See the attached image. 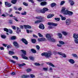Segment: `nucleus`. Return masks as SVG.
Segmentation results:
<instances>
[{"label": "nucleus", "mask_w": 78, "mask_h": 78, "mask_svg": "<svg viewBox=\"0 0 78 78\" xmlns=\"http://www.w3.org/2000/svg\"><path fill=\"white\" fill-rule=\"evenodd\" d=\"M53 54L51 52L49 51L48 52H44L41 54V56H44L45 58H48L51 57V55H52Z\"/></svg>", "instance_id": "f257e3e1"}, {"label": "nucleus", "mask_w": 78, "mask_h": 78, "mask_svg": "<svg viewBox=\"0 0 78 78\" xmlns=\"http://www.w3.org/2000/svg\"><path fill=\"white\" fill-rule=\"evenodd\" d=\"M73 37L74 39V42L76 44H78V34H73Z\"/></svg>", "instance_id": "f03ea898"}, {"label": "nucleus", "mask_w": 78, "mask_h": 78, "mask_svg": "<svg viewBox=\"0 0 78 78\" xmlns=\"http://www.w3.org/2000/svg\"><path fill=\"white\" fill-rule=\"evenodd\" d=\"M21 51L23 52V53L24 54H22V56L23 58V59H28V57H27L25 56V55H26V51H24L23 50H21Z\"/></svg>", "instance_id": "7ed1b4c3"}, {"label": "nucleus", "mask_w": 78, "mask_h": 78, "mask_svg": "<svg viewBox=\"0 0 78 78\" xmlns=\"http://www.w3.org/2000/svg\"><path fill=\"white\" fill-rule=\"evenodd\" d=\"M71 20L70 19H67L66 21V25H69L71 23Z\"/></svg>", "instance_id": "20e7f679"}, {"label": "nucleus", "mask_w": 78, "mask_h": 78, "mask_svg": "<svg viewBox=\"0 0 78 78\" xmlns=\"http://www.w3.org/2000/svg\"><path fill=\"white\" fill-rule=\"evenodd\" d=\"M13 44L14 46L16 48H19V44L16 41H14L13 42Z\"/></svg>", "instance_id": "39448f33"}, {"label": "nucleus", "mask_w": 78, "mask_h": 78, "mask_svg": "<svg viewBox=\"0 0 78 78\" xmlns=\"http://www.w3.org/2000/svg\"><path fill=\"white\" fill-rule=\"evenodd\" d=\"M58 55H62L63 58H66V54L60 52H58Z\"/></svg>", "instance_id": "423d86ee"}, {"label": "nucleus", "mask_w": 78, "mask_h": 78, "mask_svg": "<svg viewBox=\"0 0 78 78\" xmlns=\"http://www.w3.org/2000/svg\"><path fill=\"white\" fill-rule=\"evenodd\" d=\"M38 41L40 42H44V41H46V39L45 38L42 37L41 38H38Z\"/></svg>", "instance_id": "0eeeda50"}, {"label": "nucleus", "mask_w": 78, "mask_h": 78, "mask_svg": "<svg viewBox=\"0 0 78 78\" xmlns=\"http://www.w3.org/2000/svg\"><path fill=\"white\" fill-rule=\"evenodd\" d=\"M39 27V28H40V29H42V30H44V28H45L44 26L42 24H40Z\"/></svg>", "instance_id": "6e6552de"}, {"label": "nucleus", "mask_w": 78, "mask_h": 78, "mask_svg": "<svg viewBox=\"0 0 78 78\" xmlns=\"http://www.w3.org/2000/svg\"><path fill=\"white\" fill-rule=\"evenodd\" d=\"M21 41H22L26 45H27V44H28V41H27V40L25 39L22 38Z\"/></svg>", "instance_id": "1a4fd4ad"}, {"label": "nucleus", "mask_w": 78, "mask_h": 78, "mask_svg": "<svg viewBox=\"0 0 78 78\" xmlns=\"http://www.w3.org/2000/svg\"><path fill=\"white\" fill-rule=\"evenodd\" d=\"M46 37L48 40V41H49V40H50V39H51V36L49 34H47L46 35Z\"/></svg>", "instance_id": "9d476101"}, {"label": "nucleus", "mask_w": 78, "mask_h": 78, "mask_svg": "<svg viewBox=\"0 0 78 78\" xmlns=\"http://www.w3.org/2000/svg\"><path fill=\"white\" fill-rule=\"evenodd\" d=\"M69 62L70 64H73L75 63V61L73 59H70L69 60Z\"/></svg>", "instance_id": "9b49d317"}, {"label": "nucleus", "mask_w": 78, "mask_h": 78, "mask_svg": "<svg viewBox=\"0 0 78 78\" xmlns=\"http://www.w3.org/2000/svg\"><path fill=\"white\" fill-rule=\"evenodd\" d=\"M46 64H48V65H49V66H51V67H55V65L53 64V63H52L51 62H47L46 63Z\"/></svg>", "instance_id": "f8f14e48"}, {"label": "nucleus", "mask_w": 78, "mask_h": 78, "mask_svg": "<svg viewBox=\"0 0 78 78\" xmlns=\"http://www.w3.org/2000/svg\"><path fill=\"white\" fill-rule=\"evenodd\" d=\"M35 19L38 20H42V19H44V18L42 17L41 16H38L36 17Z\"/></svg>", "instance_id": "ddd939ff"}, {"label": "nucleus", "mask_w": 78, "mask_h": 78, "mask_svg": "<svg viewBox=\"0 0 78 78\" xmlns=\"http://www.w3.org/2000/svg\"><path fill=\"white\" fill-rule=\"evenodd\" d=\"M24 26L25 29H27V28H28L29 29H30V28H31V27L28 25H24Z\"/></svg>", "instance_id": "4468645a"}, {"label": "nucleus", "mask_w": 78, "mask_h": 78, "mask_svg": "<svg viewBox=\"0 0 78 78\" xmlns=\"http://www.w3.org/2000/svg\"><path fill=\"white\" fill-rule=\"evenodd\" d=\"M46 5H47V2H43L41 3V6H45Z\"/></svg>", "instance_id": "2eb2a0df"}, {"label": "nucleus", "mask_w": 78, "mask_h": 78, "mask_svg": "<svg viewBox=\"0 0 78 78\" xmlns=\"http://www.w3.org/2000/svg\"><path fill=\"white\" fill-rule=\"evenodd\" d=\"M54 15H54V14H50L47 16V18H48V19H50V18H51V17H53V16H54Z\"/></svg>", "instance_id": "dca6fc26"}, {"label": "nucleus", "mask_w": 78, "mask_h": 78, "mask_svg": "<svg viewBox=\"0 0 78 78\" xmlns=\"http://www.w3.org/2000/svg\"><path fill=\"white\" fill-rule=\"evenodd\" d=\"M26 65L25 63H23L22 64H18V65L19 66V67L21 68L22 66H25Z\"/></svg>", "instance_id": "f3484780"}, {"label": "nucleus", "mask_w": 78, "mask_h": 78, "mask_svg": "<svg viewBox=\"0 0 78 78\" xmlns=\"http://www.w3.org/2000/svg\"><path fill=\"white\" fill-rule=\"evenodd\" d=\"M60 16L61 17L62 20H66V18L64 17L62 15H60Z\"/></svg>", "instance_id": "a211bd4d"}, {"label": "nucleus", "mask_w": 78, "mask_h": 78, "mask_svg": "<svg viewBox=\"0 0 78 78\" xmlns=\"http://www.w3.org/2000/svg\"><path fill=\"white\" fill-rule=\"evenodd\" d=\"M58 36L59 38H60V39H61L62 37V35L60 33H58Z\"/></svg>", "instance_id": "6ab92c4d"}, {"label": "nucleus", "mask_w": 78, "mask_h": 78, "mask_svg": "<svg viewBox=\"0 0 78 78\" xmlns=\"http://www.w3.org/2000/svg\"><path fill=\"white\" fill-rule=\"evenodd\" d=\"M71 55L73 57H74V58H78V55H77L76 54H72Z\"/></svg>", "instance_id": "aec40b11"}, {"label": "nucleus", "mask_w": 78, "mask_h": 78, "mask_svg": "<svg viewBox=\"0 0 78 78\" xmlns=\"http://www.w3.org/2000/svg\"><path fill=\"white\" fill-rule=\"evenodd\" d=\"M69 3H70L71 5V6H73L74 5V2L72 0H69Z\"/></svg>", "instance_id": "412c9836"}, {"label": "nucleus", "mask_w": 78, "mask_h": 78, "mask_svg": "<svg viewBox=\"0 0 78 78\" xmlns=\"http://www.w3.org/2000/svg\"><path fill=\"white\" fill-rule=\"evenodd\" d=\"M73 12H72L69 11L68 14L69 15V16H72V15H73Z\"/></svg>", "instance_id": "4be33fe9"}, {"label": "nucleus", "mask_w": 78, "mask_h": 78, "mask_svg": "<svg viewBox=\"0 0 78 78\" xmlns=\"http://www.w3.org/2000/svg\"><path fill=\"white\" fill-rule=\"evenodd\" d=\"M62 33L64 36H67L68 34V32L66 31H62Z\"/></svg>", "instance_id": "5701e85b"}, {"label": "nucleus", "mask_w": 78, "mask_h": 78, "mask_svg": "<svg viewBox=\"0 0 78 78\" xmlns=\"http://www.w3.org/2000/svg\"><path fill=\"white\" fill-rule=\"evenodd\" d=\"M66 11V7H63L62 8L61 12H62L63 13L65 12V11Z\"/></svg>", "instance_id": "b1692460"}, {"label": "nucleus", "mask_w": 78, "mask_h": 78, "mask_svg": "<svg viewBox=\"0 0 78 78\" xmlns=\"http://www.w3.org/2000/svg\"><path fill=\"white\" fill-rule=\"evenodd\" d=\"M29 76L28 75H23L21 76L23 78H28Z\"/></svg>", "instance_id": "393cba45"}, {"label": "nucleus", "mask_w": 78, "mask_h": 78, "mask_svg": "<svg viewBox=\"0 0 78 78\" xmlns=\"http://www.w3.org/2000/svg\"><path fill=\"white\" fill-rule=\"evenodd\" d=\"M11 2L13 4H16L17 2V0H12Z\"/></svg>", "instance_id": "a878e982"}, {"label": "nucleus", "mask_w": 78, "mask_h": 78, "mask_svg": "<svg viewBox=\"0 0 78 78\" xmlns=\"http://www.w3.org/2000/svg\"><path fill=\"white\" fill-rule=\"evenodd\" d=\"M68 12L69 11H68V10H66L63 13L65 15H68Z\"/></svg>", "instance_id": "bb28decb"}, {"label": "nucleus", "mask_w": 78, "mask_h": 78, "mask_svg": "<svg viewBox=\"0 0 78 78\" xmlns=\"http://www.w3.org/2000/svg\"><path fill=\"white\" fill-rule=\"evenodd\" d=\"M49 41H51V42H55V39L53 38H51L50 39V40H49Z\"/></svg>", "instance_id": "cd10ccee"}, {"label": "nucleus", "mask_w": 78, "mask_h": 78, "mask_svg": "<svg viewBox=\"0 0 78 78\" xmlns=\"http://www.w3.org/2000/svg\"><path fill=\"white\" fill-rule=\"evenodd\" d=\"M31 50L32 52L34 53H36V51L34 49H31Z\"/></svg>", "instance_id": "c85d7f7f"}, {"label": "nucleus", "mask_w": 78, "mask_h": 78, "mask_svg": "<svg viewBox=\"0 0 78 78\" xmlns=\"http://www.w3.org/2000/svg\"><path fill=\"white\" fill-rule=\"evenodd\" d=\"M16 39V37L15 36H12L11 38V40H15Z\"/></svg>", "instance_id": "c756f323"}, {"label": "nucleus", "mask_w": 78, "mask_h": 78, "mask_svg": "<svg viewBox=\"0 0 78 78\" xmlns=\"http://www.w3.org/2000/svg\"><path fill=\"white\" fill-rule=\"evenodd\" d=\"M59 43L62 45H63V44H65V43L64 42L62 41H59Z\"/></svg>", "instance_id": "7c9ffc66"}, {"label": "nucleus", "mask_w": 78, "mask_h": 78, "mask_svg": "<svg viewBox=\"0 0 78 78\" xmlns=\"http://www.w3.org/2000/svg\"><path fill=\"white\" fill-rule=\"evenodd\" d=\"M56 3H53L51 4V7H54V6H56Z\"/></svg>", "instance_id": "2f4dec72"}, {"label": "nucleus", "mask_w": 78, "mask_h": 78, "mask_svg": "<svg viewBox=\"0 0 78 78\" xmlns=\"http://www.w3.org/2000/svg\"><path fill=\"white\" fill-rule=\"evenodd\" d=\"M29 58L32 61H34V57L30 56L29 57Z\"/></svg>", "instance_id": "473e14b6"}, {"label": "nucleus", "mask_w": 78, "mask_h": 78, "mask_svg": "<svg viewBox=\"0 0 78 78\" xmlns=\"http://www.w3.org/2000/svg\"><path fill=\"white\" fill-rule=\"evenodd\" d=\"M36 48L37 50L38 51H39V49H40V47H39V46L38 45H37L36 46Z\"/></svg>", "instance_id": "72a5a7b5"}, {"label": "nucleus", "mask_w": 78, "mask_h": 78, "mask_svg": "<svg viewBox=\"0 0 78 78\" xmlns=\"http://www.w3.org/2000/svg\"><path fill=\"white\" fill-rule=\"evenodd\" d=\"M42 21L41 20H37L35 22V23H41Z\"/></svg>", "instance_id": "f704fd0d"}, {"label": "nucleus", "mask_w": 78, "mask_h": 78, "mask_svg": "<svg viewBox=\"0 0 78 78\" xmlns=\"http://www.w3.org/2000/svg\"><path fill=\"white\" fill-rule=\"evenodd\" d=\"M36 41L35 39H32L31 40L32 42V43H34H34H36Z\"/></svg>", "instance_id": "c9c22d12"}, {"label": "nucleus", "mask_w": 78, "mask_h": 78, "mask_svg": "<svg viewBox=\"0 0 78 78\" xmlns=\"http://www.w3.org/2000/svg\"><path fill=\"white\" fill-rule=\"evenodd\" d=\"M58 25V24L57 23H52V26H54V27H56V26H57Z\"/></svg>", "instance_id": "e433bc0d"}, {"label": "nucleus", "mask_w": 78, "mask_h": 78, "mask_svg": "<svg viewBox=\"0 0 78 78\" xmlns=\"http://www.w3.org/2000/svg\"><path fill=\"white\" fill-rule=\"evenodd\" d=\"M12 57L13 58H14L15 59H16L17 60H18V57H17L16 56H12Z\"/></svg>", "instance_id": "4c0bfd02"}, {"label": "nucleus", "mask_w": 78, "mask_h": 78, "mask_svg": "<svg viewBox=\"0 0 78 78\" xmlns=\"http://www.w3.org/2000/svg\"><path fill=\"white\" fill-rule=\"evenodd\" d=\"M4 31H6V32H9V30H8V29L6 28H4Z\"/></svg>", "instance_id": "58836bf2"}, {"label": "nucleus", "mask_w": 78, "mask_h": 78, "mask_svg": "<svg viewBox=\"0 0 78 78\" xmlns=\"http://www.w3.org/2000/svg\"><path fill=\"white\" fill-rule=\"evenodd\" d=\"M54 19L57 21H59L60 20V19L59 18H55Z\"/></svg>", "instance_id": "ea45409f"}, {"label": "nucleus", "mask_w": 78, "mask_h": 78, "mask_svg": "<svg viewBox=\"0 0 78 78\" xmlns=\"http://www.w3.org/2000/svg\"><path fill=\"white\" fill-rule=\"evenodd\" d=\"M9 55H13L14 53L13 51H9Z\"/></svg>", "instance_id": "a19ab883"}, {"label": "nucleus", "mask_w": 78, "mask_h": 78, "mask_svg": "<svg viewBox=\"0 0 78 78\" xmlns=\"http://www.w3.org/2000/svg\"><path fill=\"white\" fill-rule=\"evenodd\" d=\"M1 37L2 38H3V39H5V38L6 37V36L4 35H1Z\"/></svg>", "instance_id": "79ce46f5"}, {"label": "nucleus", "mask_w": 78, "mask_h": 78, "mask_svg": "<svg viewBox=\"0 0 78 78\" xmlns=\"http://www.w3.org/2000/svg\"><path fill=\"white\" fill-rule=\"evenodd\" d=\"M65 3V1H61L60 3V5H62L64 4Z\"/></svg>", "instance_id": "37998d69"}, {"label": "nucleus", "mask_w": 78, "mask_h": 78, "mask_svg": "<svg viewBox=\"0 0 78 78\" xmlns=\"http://www.w3.org/2000/svg\"><path fill=\"white\" fill-rule=\"evenodd\" d=\"M10 62H12V63H13L14 64H15V63H16V61L12 60H10Z\"/></svg>", "instance_id": "c03bdc74"}, {"label": "nucleus", "mask_w": 78, "mask_h": 78, "mask_svg": "<svg viewBox=\"0 0 78 78\" xmlns=\"http://www.w3.org/2000/svg\"><path fill=\"white\" fill-rule=\"evenodd\" d=\"M14 17H15L14 18H13L14 19V20H16V22H18V20H17V19H18V18L16 17L15 16H14Z\"/></svg>", "instance_id": "a18cd8bd"}, {"label": "nucleus", "mask_w": 78, "mask_h": 78, "mask_svg": "<svg viewBox=\"0 0 78 78\" xmlns=\"http://www.w3.org/2000/svg\"><path fill=\"white\" fill-rule=\"evenodd\" d=\"M23 5H24V6H28V4L27 3L25 2H23Z\"/></svg>", "instance_id": "49530a36"}, {"label": "nucleus", "mask_w": 78, "mask_h": 78, "mask_svg": "<svg viewBox=\"0 0 78 78\" xmlns=\"http://www.w3.org/2000/svg\"><path fill=\"white\" fill-rule=\"evenodd\" d=\"M41 12H42V13H45V10H44V9H41L40 11Z\"/></svg>", "instance_id": "de8ad7c7"}, {"label": "nucleus", "mask_w": 78, "mask_h": 78, "mask_svg": "<svg viewBox=\"0 0 78 78\" xmlns=\"http://www.w3.org/2000/svg\"><path fill=\"white\" fill-rule=\"evenodd\" d=\"M12 29H13V30H16V27L14 26H12Z\"/></svg>", "instance_id": "09e8293b"}, {"label": "nucleus", "mask_w": 78, "mask_h": 78, "mask_svg": "<svg viewBox=\"0 0 78 78\" xmlns=\"http://www.w3.org/2000/svg\"><path fill=\"white\" fill-rule=\"evenodd\" d=\"M49 70L50 72H52L53 71V69H52V68L51 67H50L49 69Z\"/></svg>", "instance_id": "8fccbe9b"}, {"label": "nucleus", "mask_w": 78, "mask_h": 78, "mask_svg": "<svg viewBox=\"0 0 78 78\" xmlns=\"http://www.w3.org/2000/svg\"><path fill=\"white\" fill-rule=\"evenodd\" d=\"M48 25H53V23L52 22H48Z\"/></svg>", "instance_id": "3c124183"}, {"label": "nucleus", "mask_w": 78, "mask_h": 78, "mask_svg": "<svg viewBox=\"0 0 78 78\" xmlns=\"http://www.w3.org/2000/svg\"><path fill=\"white\" fill-rule=\"evenodd\" d=\"M43 9L44 10L45 12V11H48V8H44Z\"/></svg>", "instance_id": "603ef678"}, {"label": "nucleus", "mask_w": 78, "mask_h": 78, "mask_svg": "<svg viewBox=\"0 0 78 78\" xmlns=\"http://www.w3.org/2000/svg\"><path fill=\"white\" fill-rule=\"evenodd\" d=\"M30 76L31 78H35V75L33 74H31L30 75Z\"/></svg>", "instance_id": "864d4df0"}, {"label": "nucleus", "mask_w": 78, "mask_h": 78, "mask_svg": "<svg viewBox=\"0 0 78 78\" xmlns=\"http://www.w3.org/2000/svg\"><path fill=\"white\" fill-rule=\"evenodd\" d=\"M21 15H26L27 14V12H24V13H21Z\"/></svg>", "instance_id": "5fc2aeb1"}, {"label": "nucleus", "mask_w": 78, "mask_h": 78, "mask_svg": "<svg viewBox=\"0 0 78 78\" xmlns=\"http://www.w3.org/2000/svg\"><path fill=\"white\" fill-rule=\"evenodd\" d=\"M31 70H32V69H28L27 70V72H31Z\"/></svg>", "instance_id": "6e6d98bb"}, {"label": "nucleus", "mask_w": 78, "mask_h": 78, "mask_svg": "<svg viewBox=\"0 0 78 78\" xmlns=\"http://www.w3.org/2000/svg\"><path fill=\"white\" fill-rule=\"evenodd\" d=\"M29 2H31V3H32L34 4V1H33V0H28Z\"/></svg>", "instance_id": "4d7b16f0"}, {"label": "nucleus", "mask_w": 78, "mask_h": 78, "mask_svg": "<svg viewBox=\"0 0 78 78\" xmlns=\"http://www.w3.org/2000/svg\"><path fill=\"white\" fill-rule=\"evenodd\" d=\"M19 32H21V29H20L19 30H17L16 31V33L17 34H19Z\"/></svg>", "instance_id": "13d9d810"}, {"label": "nucleus", "mask_w": 78, "mask_h": 78, "mask_svg": "<svg viewBox=\"0 0 78 78\" xmlns=\"http://www.w3.org/2000/svg\"><path fill=\"white\" fill-rule=\"evenodd\" d=\"M34 64L36 66H40V64L37 63H34Z\"/></svg>", "instance_id": "bf43d9fd"}, {"label": "nucleus", "mask_w": 78, "mask_h": 78, "mask_svg": "<svg viewBox=\"0 0 78 78\" xmlns=\"http://www.w3.org/2000/svg\"><path fill=\"white\" fill-rule=\"evenodd\" d=\"M7 6H8V7H10L11 6V4L10 3H9V4H8Z\"/></svg>", "instance_id": "052dcab7"}, {"label": "nucleus", "mask_w": 78, "mask_h": 78, "mask_svg": "<svg viewBox=\"0 0 78 78\" xmlns=\"http://www.w3.org/2000/svg\"><path fill=\"white\" fill-rule=\"evenodd\" d=\"M38 34L39 35V37H43V36L42 35V34H41V33H38Z\"/></svg>", "instance_id": "680f3d73"}, {"label": "nucleus", "mask_w": 78, "mask_h": 78, "mask_svg": "<svg viewBox=\"0 0 78 78\" xmlns=\"http://www.w3.org/2000/svg\"><path fill=\"white\" fill-rule=\"evenodd\" d=\"M9 2H5V5H6V6H7L8 4H9Z\"/></svg>", "instance_id": "e2e57ef3"}, {"label": "nucleus", "mask_w": 78, "mask_h": 78, "mask_svg": "<svg viewBox=\"0 0 78 78\" xmlns=\"http://www.w3.org/2000/svg\"><path fill=\"white\" fill-rule=\"evenodd\" d=\"M43 69L44 70V71H47L48 70V69L47 68H43Z\"/></svg>", "instance_id": "0e129e2a"}, {"label": "nucleus", "mask_w": 78, "mask_h": 78, "mask_svg": "<svg viewBox=\"0 0 78 78\" xmlns=\"http://www.w3.org/2000/svg\"><path fill=\"white\" fill-rule=\"evenodd\" d=\"M11 74L12 75H14L16 74V73H15L14 72H13V73H11Z\"/></svg>", "instance_id": "69168bd1"}, {"label": "nucleus", "mask_w": 78, "mask_h": 78, "mask_svg": "<svg viewBox=\"0 0 78 78\" xmlns=\"http://www.w3.org/2000/svg\"><path fill=\"white\" fill-rule=\"evenodd\" d=\"M33 37H36V38H37V36L35 34H34L33 35Z\"/></svg>", "instance_id": "338daca9"}, {"label": "nucleus", "mask_w": 78, "mask_h": 78, "mask_svg": "<svg viewBox=\"0 0 78 78\" xmlns=\"http://www.w3.org/2000/svg\"><path fill=\"white\" fill-rule=\"evenodd\" d=\"M9 33H10L11 34L12 33V31L11 30H9Z\"/></svg>", "instance_id": "774afa93"}]
</instances>
